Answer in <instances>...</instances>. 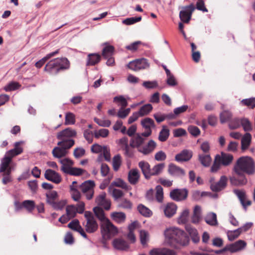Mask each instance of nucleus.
I'll list each match as a JSON object with an SVG mask.
<instances>
[{"label":"nucleus","mask_w":255,"mask_h":255,"mask_svg":"<svg viewBox=\"0 0 255 255\" xmlns=\"http://www.w3.org/2000/svg\"><path fill=\"white\" fill-rule=\"evenodd\" d=\"M166 241L170 246L178 248L179 246H186L188 243V238L182 230L175 228L167 229L164 233Z\"/></svg>","instance_id":"obj_1"},{"label":"nucleus","mask_w":255,"mask_h":255,"mask_svg":"<svg viewBox=\"0 0 255 255\" xmlns=\"http://www.w3.org/2000/svg\"><path fill=\"white\" fill-rule=\"evenodd\" d=\"M70 62L66 58H54L48 62L44 68V71L50 75H56L61 71L68 69Z\"/></svg>","instance_id":"obj_2"},{"label":"nucleus","mask_w":255,"mask_h":255,"mask_svg":"<svg viewBox=\"0 0 255 255\" xmlns=\"http://www.w3.org/2000/svg\"><path fill=\"white\" fill-rule=\"evenodd\" d=\"M234 170L236 174L241 172L248 175H253L255 173V162L251 157L242 156L239 158L235 165Z\"/></svg>","instance_id":"obj_3"},{"label":"nucleus","mask_w":255,"mask_h":255,"mask_svg":"<svg viewBox=\"0 0 255 255\" xmlns=\"http://www.w3.org/2000/svg\"><path fill=\"white\" fill-rule=\"evenodd\" d=\"M118 232L117 228L110 220H106L101 224V233L102 235V243L105 245L107 241L116 236Z\"/></svg>","instance_id":"obj_4"},{"label":"nucleus","mask_w":255,"mask_h":255,"mask_svg":"<svg viewBox=\"0 0 255 255\" xmlns=\"http://www.w3.org/2000/svg\"><path fill=\"white\" fill-rule=\"evenodd\" d=\"M77 132L75 130L68 128L58 133L57 138L60 141L57 145H61L65 143L67 144L68 147H71L74 144L75 141L71 138L76 136Z\"/></svg>","instance_id":"obj_5"},{"label":"nucleus","mask_w":255,"mask_h":255,"mask_svg":"<svg viewBox=\"0 0 255 255\" xmlns=\"http://www.w3.org/2000/svg\"><path fill=\"white\" fill-rule=\"evenodd\" d=\"M84 216L86 219V223L85 225L86 232L89 233L96 232L98 229V225L92 213L86 211Z\"/></svg>","instance_id":"obj_6"},{"label":"nucleus","mask_w":255,"mask_h":255,"mask_svg":"<svg viewBox=\"0 0 255 255\" xmlns=\"http://www.w3.org/2000/svg\"><path fill=\"white\" fill-rule=\"evenodd\" d=\"M188 195V190L186 188L175 189L170 192V197L174 201L180 202L185 200Z\"/></svg>","instance_id":"obj_7"},{"label":"nucleus","mask_w":255,"mask_h":255,"mask_svg":"<svg viewBox=\"0 0 255 255\" xmlns=\"http://www.w3.org/2000/svg\"><path fill=\"white\" fill-rule=\"evenodd\" d=\"M95 185L93 181L88 180L83 183L80 186V190L85 194L88 200L91 199L93 197Z\"/></svg>","instance_id":"obj_8"},{"label":"nucleus","mask_w":255,"mask_h":255,"mask_svg":"<svg viewBox=\"0 0 255 255\" xmlns=\"http://www.w3.org/2000/svg\"><path fill=\"white\" fill-rule=\"evenodd\" d=\"M149 65L147 60L145 58L137 59L130 62L128 67L131 70L137 71L141 69H144L149 67Z\"/></svg>","instance_id":"obj_9"},{"label":"nucleus","mask_w":255,"mask_h":255,"mask_svg":"<svg viewBox=\"0 0 255 255\" xmlns=\"http://www.w3.org/2000/svg\"><path fill=\"white\" fill-rule=\"evenodd\" d=\"M141 125L145 131L141 133L144 137H148L152 133V128H155L154 121L149 118H146L141 121Z\"/></svg>","instance_id":"obj_10"},{"label":"nucleus","mask_w":255,"mask_h":255,"mask_svg":"<svg viewBox=\"0 0 255 255\" xmlns=\"http://www.w3.org/2000/svg\"><path fill=\"white\" fill-rule=\"evenodd\" d=\"M184 9L180 11L179 17L181 21L185 23H188L190 21L192 14L195 10L193 4L184 7Z\"/></svg>","instance_id":"obj_11"},{"label":"nucleus","mask_w":255,"mask_h":255,"mask_svg":"<svg viewBox=\"0 0 255 255\" xmlns=\"http://www.w3.org/2000/svg\"><path fill=\"white\" fill-rule=\"evenodd\" d=\"M228 178L226 176H222L219 181L211 184L210 188L213 192H219L224 189L227 185Z\"/></svg>","instance_id":"obj_12"},{"label":"nucleus","mask_w":255,"mask_h":255,"mask_svg":"<svg viewBox=\"0 0 255 255\" xmlns=\"http://www.w3.org/2000/svg\"><path fill=\"white\" fill-rule=\"evenodd\" d=\"M45 178L56 184L60 183L62 181L61 175L52 169H47L44 173Z\"/></svg>","instance_id":"obj_13"},{"label":"nucleus","mask_w":255,"mask_h":255,"mask_svg":"<svg viewBox=\"0 0 255 255\" xmlns=\"http://www.w3.org/2000/svg\"><path fill=\"white\" fill-rule=\"evenodd\" d=\"M58 145L59 147H55L53 148L52 152L54 157L60 158L66 156L68 153L67 150L71 147H68L67 144L65 143Z\"/></svg>","instance_id":"obj_14"},{"label":"nucleus","mask_w":255,"mask_h":255,"mask_svg":"<svg viewBox=\"0 0 255 255\" xmlns=\"http://www.w3.org/2000/svg\"><path fill=\"white\" fill-rule=\"evenodd\" d=\"M230 179L231 184L235 186L245 185L247 182L245 175L241 171L239 174H236V175L230 177Z\"/></svg>","instance_id":"obj_15"},{"label":"nucleus","mask_w":255,"mask_h":255,"mask_svg":"<svg viewBox=\"0 0 255 255\" xmlns=\"http://www.w3.org/2000/svg\"><path fill=\"white\" fill-rule=\"evenodd\" d=\"M106 194L103 192L99 195L96 198V203L101 207L106 210L110 209L111 207V202L106 198Z\"/></svg>","instance_id":"obj_16"},{"label":"nucleus","mask_w":255,"mask_h":255,"mask_svg":"<svg viewBox=\"0 0 255 255\" xmlns=\"http://www.w3.org/2000/svg\"><path fill=\"white\" fill-rule=\"evenodd\" d=\"M140 177V173L136 168L131 169L128 173V181L131 185H136L139 182Z\"/></svg>","instance_id":"obj_17"},{"label":"nucleus","mask_w":255,"mask_h":255,"mask_svg":"<svg viewBox=\"0 0 255 255\" xmlns=\"http://www.w3.org/2000/svg\"><path fill=\"white\" fill-rule=\"evenodd\" d=\"M156 145V143L153 140L151 139L146 145L142 146L139 148L138 151L144 155H147L153 151Z\"/></svg>","instance_id":"obj_18"},{"label":"nucleus","mask_w":255,"mask_h":255,"mask_svg":"<svg viewBox=\"0 0 255 255\" xmlns=\"http://www.w3.org/2000/svg\"><path fill=\"white\" fill-rule=\"evenodd\" d=\"M168 172L170 175L175 176H183L185 174L184 169L173 163L168 165Z\"/></svg>","instance_id":"obj_19"},{"label":"nucleus","mask_w":255,"mask_h":255,"mask_svg":"<svg viewBox=\"0 0 255 255\" xmlns=\"http://www.w3.org/2000/svg\"><path fill=\"white\" fill-rule=\"evenodd\" d=\"M142 135L139 133L135 134L131 139L130 141V146L132 147H136L139 150V148L142 146L145 139L142 137Z\"/></svg>","instance_id":"obj_20"},{"label":"nucleus","mask_w":255,"mask_h":255,"mask_svg":"<svg viewBox=\"0 0 255 255\" xmlns=\"http://www.w3.org/2000/svg\"><path fill=\"white\" fill-rule=\"evenodd\" d=\"M138 165L144 178L147 180H149L150 179L151 170L150 165L149 163L145 161H140L138 162Z\"/></svg>","instance_id":"obj_21"},{"label":"nucleus","mask_w":255,"mask_h":255,"mask_svg":"<svg viewBox=\"0 0 255 255\" xmlns=\"http://www.w3.org/2000/svg\"><path fill=\"white\" fill-rule=\"evenodd\" d=\"M247 245L246 243L243 240H239L235 243L227 245L229 251L235 253L243 249Z\"/></svg>","instance_id":"obj_22"},{"label":"nucleus","mask_w":255,"mask_h":255,"mask_svg":"<svg viewBox=\"0 0 255 255\" xmlns=\"http://www.w3.org/2000/svg\"><path fill=\"white\" fill-rule=\"evenodd\" d=\"M216 159H218L221 163L225 166L229 165L233 159V156L230 154L222 152L221 155H217Z\"/></svg>","instance_id":"obj_23"},{"label":"nucleus","mask_w":255,"mask_h":255,"mask_svg":"<svg viewBox=\"0 0 255 255\" xmlns=\"http://www.w3.org/2000/svg\"><path fill=\"white\" fill-rule=\"evenodd\" d=\"M192 156L191 151L188 150H183L180 153L176 155L175 159L178 162L187 161L189 160Z\"/></svg>","instance_id":"obj_24"},{"label":"nucleus","mask_w":255,"mask_h":255,"mask_svg":"<svg viewBox=\"0 0 255 255\" xmlns=\"http://www.w3.org/2000/svg\"><path fill=\"white\" fill-rule=\"evenodd\" d=\"M113 247L117 250H126L129 248V245L124 240L120 238L115 239L113 241Z\"/></svg>","instance_id":"obj_25"},{"label":"nucleus","mask_w":255,"mask_h":255,"mask_svg":"<svg viewBox=\"0 0 255 255\" xmlns=\"http://www.w3.org/2000/svg\"><path fill=\"white\" fill-rule=\"evenodd\" d=\"M177 207L175 203H167L164 209V214L168 218L172 217L176 212Z\"/></svg>","instance_id":"obj_26"},{"label":"nucleus","mask_w":255,"mask_h":255,"mask_svg":"<svg viewBox=\"0 0 255 255\" xmlns=\"http://www.w3.org/2000/svg\"><path fill=\"white\" fill-rule=\"evenodd\" d=\"M149 254L150 255H176L175 251L166 248L154 249Z\"/></svg>","instance_id":"obj_27"},{"label":"nucleus","mask_w":255,"mask_h":255,"mask_svg":"<svg viewBox=\"0 0 255 255\" xmlns=\"http://www.w3.org/2000/svg\"><path fill=\"white\" fill-rule=\"evenodd\" d=\"M234 192L238 196L241 203L244 208H246L247 206L251 205V201H246V194L244 191L236 189L234 190Z\"/></svg>","instance_id":"obj_28"},{"label":"nucleus","mask_w":255,"mask_h":255,"mask_svg":"<svg viewBox=\"0 0 255 255\" xmlns=\"http://www.w3.org/2000/svg\"><path fill=\"white\" fill-rule=\"evenodd\" d=\"M234 192L238 196L241 203L244 208H246L247 206L251 205V201H246V194L244 191L236 189L234 190Z\"/></svg>","instance_id":"obj_29"},{"label":"nucleus","mask_w":255,"mask_h":255,"mask_svg":"<svg viewBox=\"0 0 255 255\" xmlns=\"http://www.w3.org/2000/svg\"><path fill=\"white\" fill-rule=\"evenodd\" d=\"M59 162L62 164L61 170L66 174H67L74 164L73 161L68 158L60 159Z\"/></svg>","instance_id":"obj_30"},{"label":"nucleus","mask_w":255,"mask_h":255,"mask_svg":"<svg viewBox=\"0 0 255 255\" xmlns=\"http://www.w3.org/2000/svg\"><path fill=\"white\" fill-rule=\"evenodd\" d=\"M101 55L97 53L88 54L87 57V66H94L98 63L101 60Z\"/></svg>","instance_id":"obj_31"},{"label":"nucleus","mask_w":255,"mask_h":255,"mask_svg":"<svg viewBox=\"0 0 255 255\" xmlns=\"http://www.w3.org/2000/svg\"><path fill=\"white\" fill-rule=\"evenodd\" d=\"M59 52V49L47 54L45 57L36 62L35 66L37 68H40L46 63V62L51 57L56 56Z\"/></svg>","instance_id":"obj_32"},{"label":"nucleus","mask_w":255,"mask_h":255,"mask_svg":"<svg viewBox=\"0 0 255 255\" xmlns=\"http://www.w3.org/2000/svg\"><path fill=\"white\" fill-rule=\"evenodd\" d=\"M170 135V131L166 126H162V129L160 131L158 139L160 141L164 142L167 140Z\"/></svg>","instance_id":"obj_33"},{"label":"nucleus","mask_w":255,"mask_h":255,"mask_svg":"<svg viewBox=\"0 0 255 255\" xmlns=\"http://www.w3.org/2000/svg\"><path fill=\"white\" fill-rule=\"evenodd\" d=\"M186 231L189 233L192 241L194 243H198L200 241V237L197 230L195 228L189 226L186 227Z\"/></svg>","instance_id":"obj_34"},{"label":"nucleus","mask_w":255,"mask_h":255,"mask_svg":"<svg viewBox=\"0 0 255 255\" xmlns=\"http://www.w3.org/2000/svg\"><path fill=\"white\" fill-rule=\"evenodd\" d=\"M11 161V159L5 155L4 157L2 159L0 165V172H6L7 170L10 168L12 170L11 167L9 166V164Z\"/></svg>","instance_id":"obj_35"},{"label":"nucleus","mask_w":255,"mask_h":255,"mask_svg":"<svg viewBox=\"0 0 255 255\" xmlns=\"http://www.w3.org/2000/svg\"><path fill=\"white\" fill-rule=\"evenodd\" d=\"M111 185L122 188V189L127 191L131 189L130 186L128 185L126 182L120 178H118L113 182Z\"/></svg>","instance_id":"obj_36"},{"label":"nucleus","mask_w":255,"mask_h":255,"mask_svg":"<svg viewBox=\"0 0 255 255\" xmlns=\"http://www.w3.org/2000/svg\"><path fill=\"white\" fill-rule=\"evenodd\" d=\"M165 167V164L163 163H158L150 170V178L151 176H157L160 174Z\"/></svg>","instance_id":"obj_37"},{"label":"nucleus","mask_w":255,"mask_h":255,"mask_svg":"<svg viewBox=\"0 0 255 255\" xmlns=\"http://www.w3.org/2000/svg\"><path fill=\"white\" fill-rule=\"evenodd\" d=\"M199 160L200 163L205 167L209 166L211 162L212 159L208 154H201L199 155Z\"/></svg>","instance_id":"obj_38"},{"label":"nucleus","mask_w":255,"mask_h":255,"mask_svg":"<svg viewBox=\"0 0 255 255\" xmlns=\"http://www.w3.org/2000/svg\"><path fill=\"white\" fill-rule=\"evenodd\" d=\"M252 136L249 133H246L242 137L241 140L242 149L245 150L247 149L250 145Z\"/></svg>","instance_id":"obj_39"},{"label":"nucleus","mask_w":255,"mask_h":255,"mask_svg":"<svg viewBox=\"0 0 255 255\" xmlns=\"http://www.w3.org/2000/svg\"><path fill=\"white\" fill-rule=\"evenodd\" d=\"M46 195L47 202L51 205L56 201L58 197L57 192L54 190L49 191Z\"/></svg>","instance_id":"obj_40"},{"label":"nucleus","mask_w":255,"mask_h":255,"mask_svg":"<svg viewBox=\"0 0 255 255\" xmlns=\"http://www.w3.org/2000/svg\"><path fill=\"white\" fill-rule=\"evenodd\" d=\"M22 205L29 213H31L35 208V203L33 200H24L22 202Z\"/></svg>","instance_id":"obj_41"},{"label":"nucleus","mask_w":255,"mask_h":255,"mask_svg":"<svg viewBox=\"0 0 255 255\" xmlns=\"http://www.w3.org/2000/svg\"><path fill=\"white\" fill-rule=\"evenodd\" d=\"M152 106L150 104H147L141 107L138 112L141 117L148 115L152 110Z\"/></svg>","instance_id":"obj_42"},{"label":"nucleus","mask_w":255,"mask_h":255,"mask_svg":"<svg viewBox=\"0 0 255 255\" xmlns=\"http://www.w3.org/2000/svg\"><path fill=\"white\" fill-rule=\"evenodd\" d=\"M201 218V208L199 206L194 207L193 215L192 217V221L194 223H197Z\"/></svg>","instance_id":"obj_43"},{"label":"nucleus","mask_w":255,"mask_h":255,"mask_svg":"<svg viewBox=\"0 0 255 255\" xmlns=\"http://www.w3.org/2000/svg\"><path fill=\"white\" fill-rule=\"evenodd\" d=\"M94 212L97 217L101 221L102 223L104 221L108 220L105 216L104 211L102 208L99 207H96L94 208Z\"/></svg>","instance_id":"obj_44"},{"label":"nucleus","mask_w":255,"mask_h":255,"mask_svg":"<svg viewBox=\"0 0 255 255\" xmlns=\"http://www.w3.org/2000/svg\"><path fill=\"white\" fill-rule=\"evenodd\" d=\"M114 47L112 45H108L105 47L102 51V55L104 58L107 59L112 56L114 51Z\"/></svg>","instance_id":"obj_45"},{"label":"nucleus","mask_w":255,"mask_h":255,"mask_svg":"<svg viewBox=\"0 0 255 255\" xmlns=\"http://www.w3.org/2000/svg\"><path fill=\"white\" fill-rule=\"evenodd\" d=\"M113 219L118 223L124 222L126 219V215L123 212H115L112 215Z\"/></svg>","instance_id":"obj_46"},{"label":"nucleus","mask_w":255,"mask_h":255,"mask_svg":"<svg viewBox=\"0 0 255 255\" xmlns=\"http://www.w3.org/2000/svg\"><path fill=\"white\" fill-rule=\"evenodd\" d=\"M76 122L75 116L74 114L68 112L66 114L64 124L65 125H72L75 124Z\"/></svg>","instance_id":"obj_47"},{"label":"nucleus","mask_w":255,"mask_h":255,"mask_svg":"<svg viewBox=\"0 0 255 255\" xmlns=\"http://www.w3.org/2000/svg\"><path fill=\"white\" fill-rule=\"evenodd\" d=\"M206 222L211 226H215L217 224L216 214L212 213L209 214L205 219Z\"/></svg>","instance_id":"obj_48"},{"label":"nucleus","mask_w":255,"mask_h":255,"mask_svg":"<svg viewBox=\"0 0 255 255\" xmlns=\"http://www.w3.org/2000/svg\"><path fill=\"white\" fill-rule=\"evenodd\" d=\"M232 117L231 112L228 111H224L220 114V121L222 123L230 122Z\"/></svg>","instance_id":"obj_49"},{"label":"nucleus","mask_w":255,"mask_h":255,"mask_svg":"<svg viewBox=\"0 0 255 255\" xmlns=\"http://www.w3.org/2000/svg\"><path fill=\"white\" fill-rule=\"evenodd\" d=\"M122 163L121 156L118 154L115 155L113 159V167L115 171H118Z\"/></svg>","instance_id":"obj_50"},{"label":"nucleus","mask_w":255,"mask_h":255,"mask_svg":"<svg viewBox=\"0 0 255 255\" xmlns=\"http://www.w3.org/2000/svg\"><path fill=\"white\" fill-rule=\"evenodd\" d=\"M137 209L139 212L145 217H150L152 215V212L147 207L143 205L138 206Z\"/></svg>","instance_id":"obj_51"},{"label":"nucleus","mask_w":255,"mask_h":255,"mask_svg":"<svg viewBox=\"0 0 255 255\" xmlns=\"http://www.w3.org/2000/svg\"><path fill=\"white\" fill-rule=\"evenodd\" d=\"M76 207L74 205H68L66 207V214L71 218H73L75 217L77 214Z\"/></svg>","instance_id":"obj_52"},{"label":"nucleus","mask_w":255,"mask_h":255,"mask_svg":"<svg viewBox=\"0 0 255 255\" xmlns=\"http://www.w3.org/2000/svg\"><path fill=\"white\" fill-rule=\"evenodd\" d=\"M156 200L159 203H161L163 199V188L160 185L156 187Z\"/></svg>","instance_id":"obj_53"},{"label":"nucleus","mask_w":255,"mask_h":255,"mask_svg":"<svg viewBox=\"0 0 255 255\" xmlns=\"http://www.w3.org/2000/svg\"><path fill=\"white\" fill-rule=\"evenodd\" d=\"M11 169L9 168L6 172H2L3 173V178L2 179V182L3 184H6L7 183L10 182L12 180L10 176Z\"/></svg>","instance_id":"obj_54"},{"label":"nucleus","mask_w":255,"mask_h":255,"mask_svg":"<svg viewBox=\"0 0 255 255\" xmlns=\"http://www.w3.org/2000/svg\"><path fill=\"white\" fill-rule=\"evenodd\" d=\"M241 229H238L233 231H230L228 233V237L230 241H233L237 239L241 234Z\"/></svg>","instance_id":"obj_55"},{"label":"nucleus","mask_w":255,"mask_h":255,"mask_svg":"<svg viewBox=\"0 0 255 255\" xmlns=\"http://www.w3.org/2000/svg\"><path fill=\"white\" fill-rule=\"evenodd\" d=\"M149 236L147 232L142 230L140 232V243L143 246L146 245L148 241Z\"/></svg>","instance_id":"obj_56"},{"label":"nucleus","mask_w":255,"mask_h":255,"mask_svg":"<svg viewBox=\"0 0 255 255\" xmlns=\"http://www.w3.org/2000/svg\"><path fill=\"white\" fill-rule=\"evenodd\" d=\"M241 125L245 131H250L252 129L251 122L247 119H243L241 120Z\"/></svg>","instance_id":"obj_57"},{"label":"nucleus","mask_w":255,"mask_h":255,"mask_svg":"<svg viewBox=\"0 0 255 255\" xmlns=\"http://www.w3.org/2000/svg\"><path fill=\"white\" fill-rule=\"evenodd\" d=\"M241 103L244 106L251 107L252 109L255 108V98L244 99Z\"/></svg>","instance_id":"obj_58"},{"label":"nucleus","mask_w":255,"mask_h":255,"mask_svg":"<svg viewBox=\"0 0 255 255\" xmlns=\"http://www.w3.org/2000/svg\"><path fill=\"white\" fill-rule=\"evenodd\" d=\"M71 194L74 201H78L81 198L80 192L73 186L71 187Z\"/></svg>","instance_id":"obj_59"},{"label":"nucleus","mask_w":255,"mask_h":255,"mask_svg":"<svg viewBox=\"0 0 255 255\" xmlns=\"http://www.w3.org/2000/svg\"><path fill=\"white\" fill-rule=\"evenodd\" d=\"M114 102L120 103L122 109H124L128 105L126 99L122 96L115 97L114 98Z\"/></svg>","instance_id":"obj_60"},{"label":"nucleus","mask_w":255,"mask_h":255,"mask_svg":"<svg viewBox=\"0 0 255 255\" xmlns=\"http://www.w3.org/2000/svg\"><path fill=\"white\" fill-rule=\"evenodd\" d=\"M94 122L98 125L103 127H109L111 124V121L108 120H102L95 118Z\"/></svg>","instance_id":"obj_61"},{"label":"nucleus","mask_w":255,"mask_h":255,"mask_svg":"<svg viewBox=\"0 0 255 255\" xmlns=\"http://www.w3.org/2000/svg\"><path fill=\"white\" fill-rule=\"evenodd\" d=\"M141 20V17H130L125 19L123 21V23L126 25H131L134 24L137 22H139Z\"/></svg>","instance_id":"obj_62"},{"label":"nucleus","mask_w":255,"mask_h":255,"mask_svg":"<svg viewBox=\"0 0 255 255\" xmlns=\"http://www.w3.org/2000/svg\"><path fill=\"white\" fill-rule=\"evenodd\" d=\"M109 133V130L105 128L99 129L98 131L95 132V137L96 138H99L100 136L103 137H107Z\"/></svg>","instance_id":"obj_63"},{"label":"nucleus","mask_w":255,"mask_h":255,"mask_svg":"<svg viewBox=\"0 0 255 255\" xmlns=\"http://www.w3.org/2000/svg\"><path fill=\"white\" fill-rule=\"evenodd\" d=\"M241 124V120L239 119L235 118L230 120L229 126L231 129H236L240 127Z\"/></svg>","instance_id":"obj_64"}]
</instances>
